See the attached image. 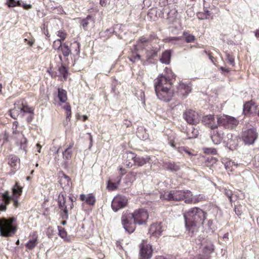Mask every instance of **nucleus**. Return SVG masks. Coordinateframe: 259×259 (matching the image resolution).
<instances>
[{
    "label": "nucleus",
    "instance_id": "obj_1",
    "mask_svg": "<svg viewBox=\"0 0 259 259\" xmlns=\"http://www.w3.org/2000/svg\"><path fill=\"white\" fill-rule=\"evenodd\" d=\"M184 217L187 230L194 234L203 224L206 218V213L201 208L195 207L184 213Z\"/></svg>",
    "mask_w": 259,
    "mask_h": 259
},
{
    "label": "nucleus",
    "instance_id": "obj_2",
    "mask_svg": "<svg viewBox=\"0 0 259 259\" xmlns=\"http://www.w3.org/2000/svg\"><path fill=\"white\" fill-rule=\"evenodd\" d=\"M160 198L168 201H180L185 199V202L187 204L192 203V192L190 190H172L166 192L161 195Z\"/></svg>",
    "mask_w": 259,
    "mask_h": 259
},
{
    "label": "nucleus",
    "instance_id": "obj_3",
    "mask_svg": "<svg viewBox=\"0 0 259 259\" xmlns=\"http://www.w3.org/2000/svg\"><path fill=\"white\" fill-rule=\"evenodd\" d=\"M15 218H2L0 219V234L2 236L10 237L15 234L17 227L14 222Z\"/></svg>",
    "mask_w": 259,
    "mask_h": 259
},
{
    "label": "nucleus",
    "instance_id": "obj_4",
    "mask_svg": "<svg viewBox=\"0 0 259 259\" xmlns=\"http://www.w3.org/2000/svg\"><path fill=\"white\" fill-rule=\"evenodd\" d=\"M58 200L59 207L63 211L61 213L62 218L67 219L68 217V211L73 206V199L70 197L67 199L63 194L61 193L58 196Z\"/></svg>",
    "mask_w": 259,
    "mask_h": 259
},
{
    "label": "nucleus",
    "instance_id": "obj_5",
    "mask_svg": "<svg viewBox=\"0 0 259 259\" xmlns=\"http://www.w3.org/2000/svg\"><path fill=\"white\" fill-rule=\"evenodd\" d=\"M149 158L137 157L136 155L132 152L126 153V159L125 160L124 164L127 167H131L133 165L141 166L146 164Z\"/></svg>",
    "mask_w": 259,
    "mask_h": 259
},
{
    "label": "nucleus",
    "instance_id": "obj_6",
    "mask_svg": "<svg viewBox=\"0 0 259 259\" xmlns=\"http://www.w3.org/2000/svg\"><path fill=\"white\" fill-rule=\"evenodd\" d=\"M121 223L124 229L128 233H132L135 231L137 223L134 220L133 216L131 213L127 211L123 212Z\"/></svg>",
    "mask_w": 259,
    "mask_h": 259
},
{
    "label": "nucleus",
    "instance_id": "obj_7",
    "mask_svg": "<svg viewBox=\"0 0 259 259\" xmlns=\"http://www.w3.org/2000/svg\"><path fill=\"white\" fill-rule=\"evenodd\" d=\"M171 85L167 84V87L161 88L159 86L155 90L156 95L158 99L164 102H168L171 100L174 95L173 90L171 89Z\"/></svg>",
    "mask_w": 259,
    "mask_h": 259
},
{
    "label": "nucleus",
    "instance_id": "obj_8",
    "mask_svg": "<svg viewBox=\"0 0 259 259\" xmlns=\"http://www.w3.org/2000/svg\"><path fill=\"white\" fill-rule=\"evenodd\" d=\"M258 137V133L254 128H251L243 131L241 139L245 145H250L254 144Z\"/></svg>",
    "mask_w": 259,
    "mask_h": 259
},
{
    "label": "nucleus",
    "instance_id": "obj_9",
    "mask_svg": "<svg viewBox=\"0 0 259 259\" xmlns=\"http://www.w3.org/2000/svg\"><path fill=\"white\" fill-rule=\"evenodd\" d=\"M217 118L218 123L226 128H233L238 124V120L236 118L228 114H222Z\"/></svg>",
    "mask_w": 259,
    "mask_h": 259
},
{
    "label": "nucleus",
    "instance_id": "obj_10",
    "mask_svg": "<svg viewBox=\"0 0 259 259\" xmlns=\"http://www.w3.org/2000/svg\"><path fill=\"white\" fill-rule=\"evenodd\" d=\"M14 108L9 110L10 113H33V108L28 106L24 100L17 102L14 105Z\"/></svg>",
    "mask_w": 259,
    "mask_h": 259
},
{
    "label": "nucleus",
    "instance_id": "obj_11",
    "mask_svg": "<svg viewBox=\"0 0 259 259\" xmlns=\"http://www.w3.org/2000/svg\"><path fill=\"white\" fill-rule=\"evenodd\" d=\"M11 201H13V205L15 207H18L19 206V203L18 200L12 196H10L8 191H6L3 193H0V210H6L7 205Z\"/></svg>",
    "mask_w": 259,
    "mask_h": 259
},
{
    "label": "nucleus",
    "instance_id": "obj_12",
    "mask_svg": "<svg viewBox=\"0 0 259 259\" xmlns=\"http://www.w3.org/2000/svg\"><path fill=\"white\" fill-rule=\"evenodd\" d=\"M133 216V219L139 225H144L146 223L149 215L147 210L144 209H139L131 213Z\"/></svg>",
    "mask_w": 259,
    "mask_h": 259
},
{
    "label": "nucleus",
    "instance_id": "obj_13",
    "mask_svg": "<svg viewBox=\"0 0 259 259\" xmlns=\"http://www.w3.org/2000/svg\"><path fill=\"white\" fill-rule=\"evenodd\" d=\"M127 203V199L126 197L118 195L115 196L112 200L111 207L112 209L116 212L118 210L124 207Z\"/></svg>",
    "mask_w": 259,
    "mask_h": 259
},
{
    "label": "nucleus",
    "instance_id": "obj_14",
    "mask_svg": "<svg viewBox=\"0 0 259 259\" xmlns=\"http://www.w3.org/2000/svg\"><path fill=\"white\" fill-rule=\"evenodd\" d=\"M153 249L152 246L146 243L140 245L139 259H150L152 257Z\"/></svg>",
    "mask_w": 259,
    "mask_h": 259
},
{
    "label": "nucleus",
    "instance_id": "obj_15",
    "mask_svg": "<svg viewBox=\"0 0 259 259\" xmlns=\"http://www.w3.org/2000/svg\"><path fill=\"white\" fill-rule=\"evenodd\" d=\"M167 84L171 85L170 76L169 75L167 76H165L162 74H160L154 80L155 90H156L157 87L158 88L159 86L161 87V88H164V87H167Z\"/></svg>",
    "mask_w": 259,
    "mask_h": 259
},
{
    "label": "nucleus",
    "instance_id": "obj_16",
    "mask_svg": "<svg viewBox=\"0 0 259 259\" xmlns=\"http://www.w3.org/2000/svg\"><path fill=\"white\" fill-rule=\"evenodd\" d=\"M164 227L161 223H154L152 224L149 228V234L155 237H158L162 235V232L164 231Z\"/></svg>",
    "mask_w": 259,
    "mask_h": 259
},
{
    "label": "nucleus",
    "instance_id": "obj_17",
    "mask_svg": "<svg viewBox=\"0 0 259 259\" xmlns=\"http://www.w3.org/2000/svg\"><path fill=\"white\" fill-rule=\"evenodd\" d=\"M191 92V87L190 85L183 82L179 83L178 87V94L182 98H185Z\"/></svg>",
    "mask_w": 259,
    "mask_h": 259
},
{
    "label": "nucleus",
    "instance_id": "obj_18",
    "mask_svg": "<svg viewBox=\"0 0 259 259\" xmlns=\"http://www.w3.org/2000/svg\"><path fill=\"white\" fill-rule=\"evenodd\" d=\"M178 15L177 10L175 6H170V8L168 9L165 11H164L161 14H159V16L167 19H175L177 18Z\"/></svg>",
    "mask_w": 259,
    "mask_h": 259
},
{
    "label": "nucleus",
    "instance_id": "obj_19",
    "mask_svg": "<svg viewBox=\"0 0 259 259\" xmlns=\"http://www.w3.org/2000/svg\"><path fill=\"white\" fill-rule=\"evenodd\" d=\"M59 183L62 188L65 190H68L70 189L71 182L70 178L66 175H63L60 177Z\"/></svg>",
    "mask_w": 259,
    "mask_h": 259
},
{
    "label": "nucleus",
    "instance_id": "obj_20",
    "mask_svg": "<svg viewBox=\"0 0 259 259\" xmlns=\"http://www.w3.org/2000/svg\"><path fill=\"white\" fill-rule=\"evenodd\" d=\"M210 133V137L214 144H219L223 139V134L219 132L218 130L212 128Z\"/></svg>",
    "mask_w": 259,
    "mask_h": 259
},
{
    "label": "nucleus",
    "instance_id": "obj_21",
    "mask_svg": "<svg viewBox=\"0 0 259 259\" xmlns=\"http://www.w3.org/2000/svg\"><path fill=\"white\" fill-rule=\"evenodd\" d=\"M256 110V106L252 101L246 102L244 105V113H255Z\"/></svg>",
    "mask_w": 259,
    "mask_h": 259
},
{
    "label": "nucleus",
    "instance_id": "obj_22",
    "mask_svg": "<svg viewBox=\"0 0 259 259\" xmlns=\"http://www.w3.org/2000/svg\"><path fill=\"white\" fill-rule=\"evenodd\" d=\"M183 118L189 124H195L199 121V114H183Z\"/></svg>",
    "mask_w": 259,
    "mask_h": 259
},
{
    "label": "nucleus",
    "instance_id": "obj_23",
    "mask_svg": "<svg viewBox=\"0 0 259 259\" xmlns=\"http://www.w3.org/2000/svg\"><path fill=\"white\" fill-rule=\"evenodd\" d=\"M215 119L213 114H207L203 117L202 122L206 124L210 125L211 128H215L217 127L216 124H213L212 122H214Z\"/></svg>",
    "mask_w": 259,
    "mask_h": 259
},
{
    "label": "nucleus",
    "instance_id": "obj_24",
    "mask_svg": "<svg viewBox=\"0 0 259 259\" xmlns=\"http://www.w3.org/2000/svg\"><path fill=\"white\" fill-rule=\"evenodd\" d=\"M80 199L82 201H85L87 204L91 205H94L96 201L95 197L92 194H89L88 195L81 194Z\"/></svg>",
    "mask_w": 259,
    "mask_h": 259
},
{
    "label": "nucleus",
    "instance_id": "obj_25",
    "mask_svg": "<svg viewBox=\"0 0 259 259\" xmlns=\"http://www.w3.org/2000/svg\"><path fill=\"white\" fill-rule=\"evenodd\" d=\"M156 3L159 6L158 10L161 13L170 8V6H168V0H156Z\"/></svg>",
    "mask_w": 259,
    "mask_h": 259
},
{
    "label": "nucleus",
    "instance_id": "obj_26",
    "mask_svg": "<svg viewBox=\"0 0 259 259\" xmlns=\"http://www.w3.org/2000/svg\"><path fill=\"white\" fill-rule=\"evenodd\" d=\"M137 136L141 140H145L148 138L149 135L144 126H140L137 131Z\"/></svg>",
    "mask_w": 259,
    "mask_h": 259
},
{
    "label": "nucleus",
    "instance_id": "obj_27",
    "mask_svg": "<svg viewBox=\"0 0 259 259\" xmlns=\"http://www.w3.org/2000/svg\"><path fill=\"white\" fill-rule=\"evenodd\" d=\"M73 146V143H70L68 147L63 152V158L65 160H69L72 156V148Z\"/></svg>",
    "mask_w": 259,
    "mask_h": 259
},
{
    "label": "nucleus",
    "instance_id": "obj_28",
    "mask_svg": "<svg viewBox=\"0 0 259 259\" xmlns=\"http://www.w3.org/2000/svg\"><path fill=\"white\" fill-rule=\"evenodd\" d=\"M171 53L170 51H166L163 53L161 58H160V61L162 63L168 64L170 61Z\"/></svg>",
    "mask_w": 259,
    "mask_h": 259
},
{
    "label": "nucleus",
    "instance_id": "obj_29",
    "mask_svg": "<svg viewBox=\"0 0 259 259\" xmlns=\"http://www.w3.org/2000/svg\"><path fill=\"white\" fill-rule=\"evenodd\" d=\"M223 162L224 163L226 169L228 171H232L237 166V164L231 160H226V161Z\"/></svg>",
    "mask_w": 259,
    "mask_h": 259
},
{
    "label": "nucleus",
    "instance_id": "obj_30",
    "mask_svg": "<svg viewBox=\"0 0 259 259\" xmlns=\"http://www.w3.org/2000/svg\"><path fill=\"white\" fill-rule=\"evenodd\" d=\"M159 49L156 47H153V49L146 50V55L148 59H151L157 56V53Z\"/></svg>",
    "mask_w": 259,
    "mask_h": 259
},
{
    "label": "nucleus",
    "instance_id": "obj_31",
    "mask_svg": "<svg viewBox=\"0 0 259 259\" xmlns=\"http://www.w3.org/2000/svg\"><path fill=\"white\" fill-rule=\"evenodd\" d=\"M121 180V177H118V181H117V183H113V182H111V181H109L108 182V184H107V189L109 191H114V190L117 189L118 185L120 184Z\"/></svg>",
    "mask_w": 259,
    "mask_h": 259
},
{
    "label": "nucleus",
    "instance_id": "obj_32",
    "mask_svg": "<svg viewBox=\"0 0 259 259\" xmlns=\"http://www.w3.org/2000/svg\"><path fill=\"white\" fill-rule=\"evenodd\" d=\"M214 247L211 242L206 244L203 249L204 254L209 257V255L213 251Z\"/></svg>",
    "mask_w": 259,
    "mask_h": 259
},
{
    "label": "nucleus",
    "instance_id": "obj_33",
    "mask_svg": "<svg viewBox=\"0 0 259 259\" xmlns=\"http://www.w3.org/2000/svg\"><path fill=\"white\" fill-rule=\"evenodd\" d=\"M58 98L60 101L62 103H65L67 99V92L65 90L62 89H58Z\"/></svg>",
    "mask_w": 259,
    "mask_h": 259
},
{
    "label": "nucleus",
    "instance_id": "obj_34",
    "mask_svg": "<svg viewBox=\"0 0 259 259\" xmlns=\"http://www.w3.org/2000/svg\"><path fill=\"white\" fill-rule=\"evenodd\" d=\"M22 191V188L18 185V183H16L12 188L13 195L12 196L17 199V198L15 196L20 195Z\"/></svg>",
    "mask_w": 259,
    "mask_h": 259
},
{
    "label": "nucleus",
    "instance_id": "obj_35",
    "mask_svg": "<svg viewBox=\"0 0 259 259\" xmlns=\"http://www.w3.org/2000/svg\"><path fill=\"white\" fill-rule=\"evenodd\" d=\"M19 159L15 155H11L9 158L8 163L12 167H15L19 162Z\"/></svg>",
    "mask_w": 259,
    "mask_h": 259
},
{
    "label": "nucleus",
    "instance_id": "obj_36",
    "mask_svg": "<svg viewBox=\"0 0 259 259\" xmlns=\"http://www.w3.org/2000/svg\"><path fill=\"white\" fill-rule=\"evenodd\" d=\"M165 165L167 168L171 171H177L180 169V166L173 162H168L165 163Z\"/></svg>",
    "mask_w": 259,
    "mask_h": 259
},
{
    "label": "nucleus",
    "instance_id": "obj_37",
    "mask_svg": "<svg viewBox=\"0 0 259 259\" xmlns=\"http://www.w3.org/2000/svg\"><path fill=\"white\" fill-rule=\"evenodd\" d=\"M61 50L63 56L65 57H68L71 54V50L66 42L63 44Z\"/></svg>",
    "mask_w": 259,
    "mask_h": 259
},
{
    "label": "nucleus",
    "instance_id": "obj_38",
    "mask_svg": "<svg viewBox=\"0 0 259 259\" xmlns=\"http://www.w3.org/2000/svg\"><path fill=\"white\" fill-rule=\"evenodd\" d=\"M211 13L208 11H204V13H199L198 14V17L199 19H208L209 18H211Z\"/></svg>",
    "mask_w": 259,
    "mask_h": 259
},
{
    "label": "nucleus",
    "instance_id": "obj_39",
    "mask_svg": "<svg viewBox=\"0 0 259 259\" xmlns=\"http://www.w3.org/2000/svg\"><path fill=\"white\" fill-rule=\"evenodd\" d=\"M37 244V237H33L32 239H30L28 241V242L26 243V247L31 250L35 247V246Z\"/></svg>",
    "mask_w": 259,
    "mask_h": 259
},
{
    "label": "nucleus",
    "instance_id": "obj_40",
    "mask_svg": "<svg viewBox=\"0 0 259 259\" xmlns=\"http://www.w3.org/2000/svg\"><path fill=\"white\" fill-rule=\"evenodd\" d=\"M150 45L148 38L141 37L138 41V45L140 48H144L145 45L147 46Z\"/></svg>",
    "mask_w": 259,
    "mask_h": 259
},
{
    "label": "nucleus",
    "instance_id": "obj_41",
    "mask_svg": "<svg viewBox=\"0 0 259 259\" xmlns=\"http://www.w3.org/2000/svg\"><path fill=\"white\" fill-rule=\"evenodd\" d=\"M56 35L60 38L59 40L63 41L66 38L67 36V33L64 30H60L57 31Z\"/></svg>",
    "mask_w": 259,
    "mask_h": 259
},
{
    "label": "nucleus",
    "instance_id": "obj_42",
    "mask_svg": "<svg viewBox=\"0 0 259 259\" xmlns=\"http://www.w3.org/2000/svg\"><path fill=\"white\" fill-rule=\"evenodd\" d=\"M157 8L151 9L148 13V17L150 18L151 20H155L157 17Z\"/></svg>",
    "mask_w": 259,
    "mask_h": 259
},
{
    "label": "nucleus",
    "instance_id": "obj_43",
    "mask_svg": "<svg viewBox=\"0 0 259 259\" xmlns=\"http://www.w3.org/2000/svg\"><path fill=\"white\" fill-rule=\"evenodd\" d=\"M183 35L184 36L185 40L187 42H193L195 39V36L194 35L187 32H184Z\"/></svg>",
    "mask_w": 259,
    "mask_h": 259
},
{
    "label": "nucleus",
    "instance_id": "obj_44",
    "mask_svg": "<svg viewBox=\"0 0 259 259\" xmlns=\"http://www.w3.org/2000/svg\"><path fill=\"white\" fill-rule=\"evenodd\" d=\"M92 17L91 16H88L86 18L83 19L81 22V24L84 29H87L88 25L89 23V21L91 20Z\"/></svg>",
    "mask_w": 259,
    "mask_h": 259
},
{
    "label": "nucleus",
    "instance_id": "obj_45",
    "mask_svg": "<svg viewBox=\"0 0 259 259\" xmlns=\"http://www.w3.org/2000/svg\"><path fill=\"white\" fill-rule=\"evenodd\" d=\"M58 70L60 74L63 76L65 79H66L67 76V70L66 68L64 66H61L59 68Z\"/></svg>",
    "mask_w": 259,
    "mask_h": 259
},
{
    "label": "nucleus",
    "instance_id": "obj_46",
    "mask_svg": "<svg viewBox=\"0 0 259 259\" xmlns=\"http://www.w3.org/2000/svg\"><path fill=\"white\" fill-rule=\"evenodd\" d=\"M204 199V197L203 196L201 195H196L195 196H193V194H192V203H197L201 201Z\"/></svg>",
    "mask_w": 259,
    "mask_h": 259
},
{
    "label": "nucleus",
    "instance_id": "obj_47",
    "mask_svg": "<svg viewBox=\"0 0 259 259\" xmlns=\"http://www.w3.org/2000/svg\"><path fill=\"white\" fill-rule=\"evenodd\" d=\"M226 56L227 57V62L230 64V65L234 66L235 65L234 57L229 53H226Z\"/></svg>",
    "mask_w": 259,
    "mask_h": 259
},
{
    "label": "nucleus",
    "instance_id": "obj_48",
    "mask_svg": "<svg viewBox=\"0 0 259 259\" xmlns=\"http://www.w3.org/2000/svg\"><path fill=\"white\" fill-rule=\"evenodd\" d=\"M62 41L57 39L55 40L53 44V47L55 50H58L61 48L63 45H62Z\"/></svg>",
    "mask_w": 259,
    "mask_h": 259
},
{
    "label": "nucleus",
    "instance_id": "obj_49",
    "mask_svg": "<svg viewBox=\"0 0 259 259\" xmlns=\"http://www.w3.org/2000/svg\"><path fill=\"white\" fill-rule=\"evenodd\" d=\"M165 74L164 75L165 76H167L168 75L170 76V80L175 77V74L172 72L171 70L167 67H165Z\"/></svg>",
    "mask_w": 259,
    "mask_h": 259
},
{
    "label": "nucleus",
    "instance_id": "obj_50",
    "mask_svg": "<svg viewBox=\"0 0 259 259\" xmlns=\"http://www.w3.org/2000/svg\"><path fill=\"white\" fill-rule=\"evenodd\" d=\"M148 41L149 42L150 45H152V43L154 40H155V42L157 43V37L155 34L152 33L151 34L149 37L148 38Z\"/></svg>",
    "mask_w": 259,
    "mask_h": 259
},
{
    "label": "nucleus",
    "instance_id": "obj_51",
    "mask_svg": "<svg viewBox=\"0 0 259 259\" xmlns=\"http://www.w3.org/2000/svg\"><path fill=\"white\" fill-rule=\"evenodd\" d=\"M72 45L75 48V54L76 55H78L80 53V44L79 42L77 41H75Z\"/></svg>",
    "mask_w": 259,
    "mask_h": 259
},
{
    "label": "nucleus",
    "instance_id": "obj_52",
    "mask_svg": "<svg viewBox=\"0 0 259 259\" xmlns=\"http://www.w3.org/2000/svg\"><path fill=\"white\" fill-rule=\"evenodd\" d=\"M21 6V3L18 1L16 2L15 0H9L8 2V6L9 7H14L16 6Z\"/></svg>",
    "mask_w": 259,
    "mask_h": 259
},
{
    "label": "nucleus",
    "instance_id": "obj_53",
    "mask_svg": "<svg viewBox=\"0 0 259 259\" xmlns=\"http://www.w3.org/2000/svg\"><path fill=\"white\" fill-rule=\"evenodd\" d=\"M141 59V56L139 54H133L132 56L130 58V60L133 62H135L137 61L140 60Z\"/></svg>",
    "mask_w": 259,
    "mask_h": 259
},
{
    "label": "nucleus",
    "instance_id": "obj_54",
    "mask_svg": "<svg viewBox=\"0 0 259 259\" xmlns=\"http://www.w3.org/2000/svg\"><path fill=\"white\" fill-rule=\"evenodd\" d=\"M59 234L62 238H65L67 237V233L63 228H61L59 230Z\"/></svg>",
    "mask_w": 259,
    "mask_h": 259
},
{
    "label": "nucleus",
    "instance_id": "obj_55",
    "mask_svg": "<svg viewBox=\"0 0 259 259\" xmlns=\"http://www.w3.org/2000/svg\"><path fill=\"white\" fill-rule=\"evenodd\" d=\"M76 118L77 119L85 121L87 119V116L85 115L76 114Z\"/></svg>",
    "mask_w": 259,
    "mask_h": 259
},
{
    "label": "nucleus",
    "instance_id": "obj_56",
    "mask_svg": "<svg viewBox=\"0 0 259 259\" xmlns=\"http://www.w3.org/2000/svg\"><path fill=\"white\" fill-rule=\"evenodd\" d=\"M225 195L227 196H228L229 197L230 202H231L232 200V197H231V196H232V192L231 191H229V190H228V191L226 190L225 192Z\"/></svg>",
    "mask_w": 259,
    "mask_h": 259
},
{
    "label": "nucleus",
    "instance_id": "obj_57",
    "mask_svg": "<svg viewBox=\"0 0 259 259\" xmlns=\"http://www.w3.org/2000/svg\"><path fill=\"white\" fill-rule=\"evenodd\" d=\"M63 108L65 110V111L67 112H71V107L69 105L67 104H65L63 106Z\"/></svg>",
    "mask_w": 259,
    "mask_h": 259
},
{
    "label": "nucleus",
    "instance_id": "obj_58",
    "mask_svg": "<svg viewBox=\"0 0 259 259\" xmlns=\"http://www.w3.org/2000/svg\"><path fill=\"white\" fill-rule=\"evenodd\" d=\"M207 151H206L205 152L206 153H210V154H217V150L214 149H207Z\"/></svg>",
    "mask_w": 259,
    "mask_h": 259
},
{
    "label": "nucleus",
    "instance_id": "obj_59",
    "mask_svg": "<svg viewBox=\"0 0 259 259\" xmlns=\"http://www.w3.org/2000/svg\"><path fill=\"white\" fill-rule=\"evenodd\" d=\"M100 4L102 7H105L109 2L108 0H100Z\"/></svg>",
    "mask_w": 259,
    "mask_h": 259
},
{
    "label": "nucleus",
    "instance_id": "obj_60",
    "mask_svg": "<svg viewBox=\"0 0 259 259\" xmlns=\"http://www.w3.org/2000/svg\"><path fill=\"white\" fill-rule=\"evenodd\" d=\"M194 259H209V257L204 255H199L196 257Z\"/></svg>",
    "mask_w": 259,
    "mask_h": 259
},
{
    "label": "nucleus",
    "instance_id": "obj_61",
    "mask_svg": "<svg viewBox=\"0 0 259 259\" xmlns=\"http://www.w3.org/2000/svg\"><path fill=\"white\" fill-rule=\"evenodd\" d=\"M88 135L89 136V140H90V146H89V148H91V147L93 145V137H92V136L91 135V134L90 133H88Z\"/></svg>",
    "mask_w": 259,
    "mask_h": 259
},
{
    "label": "nucleus",
    "instance_id": "obj_62",
    "mask_svg": "<svg viewBox=\"0 0 259 259\" xmlns=\"http://www.w3.org/2000/svg\"><path fill=\"white\" fill-rule=\"evenodd\" d=\"M21 6H22L23 8H24L25 9H26V10L30 9L32 7V6L31 5L26 4H22V5H21Z\"/></svg>",
    "mask_w": 259,
    "mask_h": 259
},
{
    "label": "nucleus",
    "instance_id": "obj_63",
    "mask_svg": "<svg viewBox=\"0 0 259 259\" xmlns=\"http://www.w3.org/2000/svg\"><path fill=\"white\" fill-rule=\"evenodd\" d=\"M119 170L121 171L120 175L119 177H122L126 173V170L122 167L119 168Z\"/></svg>",
    "mask_w": 259,
    "mask_h": 259
},
{
    "label": "nucleus",
    "instance_id": "obj_64",
    "mask_svg": "<svg viewBox=\"0 0 259 259\" xmlns=\"http://www.w3.org/2000/svg\"><path fill=\"white\" fill-rule=\"evenodd\" d=\"M255 36L257 37V38H258L259 37V29L257 30H256L255 32Z\"/></svg>",
    "mask_w": 259,
    "mask_h": 259
}]
</instances>
